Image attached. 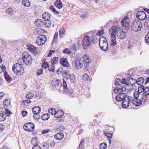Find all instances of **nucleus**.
<instances>
[{"instance_id": "4c0bfd02", "label": "nucleus", "mask_w": 149, "mask_h": 149, "mask_svg": "<svg viewBox=\"0 0 149 149\" xmlns=\"http://www.w3.org/2000/svg\"><path fill=\"white\" fill-rule=\"evenodd\" d=\"M140 94H139L137 91H135L133 94L134 97V99L139 98V96Z\"/></svg>"}, {"instance_id": "2eb2a0df", "label": "nucleus", "mask_w": 149, "mask_h": 149, "mask_svg": "<svg viewBox=\"0 0 149 149\" xmlns=\"http://www.w3.org/2000/svg\"><path fill=\"white\" fill-rule=\"evenodd\" d=\"M75 65L76 68L79 69L81 68L83 65V61L82 60H76L75 61Z\"/></svg>"}, {"instance_id": "2f4dec72", "label": "nucleus", "mask_w": 149, "mask_h": 149, "mask_svg": "<svg viewBox=\"0 0 149 149\" xmlns=\"http://www.w3.org/2000/svg\"><path fill=\"white\" fill-rule=\"evenodd\" d=\"M58 61V58L56 57H54L51 60L52 63L54 64L57 63Z\"/></svg>"}, {"instance_id": "20e7f679", "label": "nucleus", "mask_w": 149, "mask_h": 149, "mask_svg": "<svg viewBox=\"0 0 149 149\" xmlns=\"http://www.w3.org/2000/svg\"><path fill=\"white\" fill-rule=\"evenodd\" d=\"M99 45L100 48L103 50L105 51L108 47L107 41L105 37L100 36L99 39Z\"/></svg>"}, {"instance_id": "0eeeda50", "label": "nucleus", "mask_w": 149, "mask_h": 149, "mask_svg": "<svg viewBox=\"0 0 149 149\" xmlns=\"http://www.w3.org/2000/svg\"><path fill=\"white\" fill-rule=\"evenodd\" d=\"M47 41V37L44 35L40 36L37 38L36 42L38 46H41L44 44Z\"/></svg>"}, {"instance_id": "39448f33", "label": "nucleus", "mask_w": 149, "mask_h": 149, "mask_svg": "<svg viewBox=\"0 0 149 149\" xmlns=\"http://www.w3.org/2000/svg\"><path fill=\"white\" fill-rule=\"evenodd\" d=\"M12 70L15 73L18 75L22 74L24 71L23 68L21 65L18 63H16L13 65Z\"/></svg>"}, {"instance_id": "393cba45", "label": "nucleus", "mask_w": 149, "mask_h": 149, "mask_svg": "<svg viewBox=\"0 0 149 149\" xmlns=\"http://www.w3.org/2000/svg\"><path fill=\"white\" fill-rule=\"evenodd\" d=\"M23 5L25 7H29L31 4V2L29 0H23L22 2Z\"/></svg>"}, {"instance_id": "6e6d98bb", "label": "nucleus", "mask_w": 149, "mask_h": 149, "mask_svg": "<svg viewBox=\"0 0 149 149\" xmlns=\"http://www.w3.org/2000/svg\"><path fill=\"white\" fill-rule=\"evenodd\" d=\"M43 69L42 68H40L37 71V74L38 75H41L42 73Z\"/></svg>"}, {"instance_id": "4468645a", "label": "nucleus", "mask_w": 149, "mask_h": 149, "mask_svg": "<svg viewBox=\"0 0 149 149\" xmlns=\"http://www.w3.org/2000/svg\"><path fill=\"white\" fill-rule=\"evenodd\" d=\"M28 50L31 52H36L37 48L32 44H28L27 46Z\"/></svg>"}, {"instance_id": "b1692460", "label": "nucleus", "mask_w": 149, "mask_h": 149, "mask_svg": "<svg viewBox=\"0 0 149 149\" xmlns=\"http://www.w3.org/2000/svg\"><path fill=\"white\" fill-rule=\"evenodd\" d=\"M42 18L44 21H46L50 19V15L49 13L45 12L42 14Z\"/></svg>"}, {"instance_id": "58836bf2", "label": "nucleus", "mask_w": 149, "mask_h": 149, "mask_svg": "<svg viewBox=\"0 0 149 149\" xmlns=\"http://www.w3.org/2000/svg\"><path fill=\"white\" fill-rule=\"evenodd\" d=\"M4 105L6 107H7L10 105V100L6 99L3 102Z\"/></svg>"}, {"instance_id": "c03bdc74", "label": "nucleus", "mask_w": 149, "mask_h": 149, "mask_svg": "<svg viewBox=\"0 0 149 149\" xmlns=\"http://www.w3.org/2000/svg\"><path fill=\"white\" fill-rule=\"evenodd\" d=\"M114 91L115 93L119 94L121 92V90L120 88L116 87L114 89Z\"/></svg>"}, {"instance_id": "680f3d73", "label": "nucleus", "mask_w": 149, "mask_h": 149, "mask_svg": "<svg viewBox=\"0 0 149 149\" xmlns=\"http://www.w3.org/2000/svg\"><path fill=\"white\" fill-rule=\"evenodd\" d=\"M33 117L34 119L36 120H38L40 118L39 116L37 114H34L33 115Z\"/></svg>"}, {"instance_id": "774afa93", "label": "nucleus", "mask_w": 149, "mask_h": 149, "mask_svg": "<svg viewBox=\"0 0 149 149\" xmlns=\"http://www.w3.org/2000/svg\"><path fill=\"white\" fill-rule=\"evenodd\" d=\"M104 33V30H102L99 31L97 33L96 35L98 36H100L101 35L103 34Z\"/></svg>"}, {"instance_id": "e2e57ef3", "label": "nucleus", "mask_w": 149, "mask_h": 149, "mask_svg": "<svg viewBox=\"0 0 149 149\" xmlns=\"http://www.w3.org/2000/svg\"><path fill=\"white\" fill-rule=\"evenodd\" d=\"M145 40L147 42H149V31L145 37Z\"/></svg>"}, {"instance_id": "ddd939ff", "label": "nucleus", "mask_w": 149, "mask_h": 149, "mask_svg": "<svg viewBox=\"0 0 149 149\" xmlns=\"http://www.w3.org/2000/svg\"><path fill=\"white\" fill-rule=\"evenodd\" d=\"M148 94L146 93H141L140 94L139 96V99L143 102H145L148 99Z\"/></svg>"}, {"instance_id": "4d7b16f0", "label": "nucleus", "mask_w": 149, "mask_h": 149, "mask_svg": "<svg viewBox=\"0 0 149 149\" xmlns=\"http://www.w3.org/2000/svg\"><path fill=\"white\" fill-rule=\"evenodd\" d=\"M6 70V67L4 65H2V66L0 65V74L3 71H4Z\"/></svg>"}, {"instance_id": "bf43d9fd", "label": "nucleus", "mask_w": 149, "mask_h": 149, "mask_svg": "<svg viewBox=\"0 0 149 149\" xmlns=\"http://www.w3.org/2000/svg\"><path fill=\"white\" fill-rule=\"evenodd\" d=\"M120 89L121 90V92L125 91L126 90V86L124 84H122Z\"/></svg>"}, {"instance_id": "aec40b11", "label": "nucleus", "mask_w": 149, "mask_h": 149, "mask_svg": "<svg viewBox=\"0 0 149 149\" xmlns=\"http://www.w3.org/2000/svg\"><path fill=\"white\" fill-rule=\"evenodd\" d=\"M43 22L41 19H37L36 20L35 24L37 27H40L43 25Z\"/></svg>"}, {"instance_id": "c85d7f7f", "label": "nucleus", "mask_w": 149, "mask_h": 149, "mask_svg": "<svg viewBox=\"0 0 149 149\" xmlns=\"http://www.w3.org/2000/svg\"><path fill=\"white\" fill-rule=\"evenodd\" d=\"M65 34V31L64 28L61 27L59 31V35L61 38H62Z\"/></svg>"}, {"instance_id": "7ed1b4c3", "label": "nucleus", "mask_w": 149, "mask_h": 149, "mask_svg": "<svg viewBox=\"0 0 149 149\" xmlns=\"http://www.w3.org/2000/svg\"><path fill=\"white\" fill-rule=\"evenodd\" d=\"M22 56L23 61L27 65H30L32 63L33 58L31 55L25 52L22 53Z\"/></svg>"}, {"instance_id": "864d4df0", "label": "nucleus", "mask_w": 149, "mask_h": 149, "mask_svg": "<svg viewBox=\"0 0 149 149\" xmlns=\"http://www.w3.org/2000/svg\"><path fill=\"white\" fill-rule=\"evenodd\" d=\"M72 82H73L74 79V75L73 74H71L68 77V78Z\"/></svg>"}, {"instance_id": "f257e3e1", "label": "nucleus", "mask_w": 149, "mask_h": 149, "mask_svg": "<svg viewBox=\"0 0 149 149\" xmlns=\"http://www.w3.org/2000/svg\"><path fill=\"white\" fill-rule=\"evenodd\" d=\"M111 35V45L114 46L116 45V41L115 34H116L118 38L124 39L125 37V32L120 27L116 26H112L109 30Z\"/></svg>"}, {"instance_id": "412c9836", "label": "nucleus", "mask_w": 149, "mask_h": 149, "mask_svg": "<svg viewBox=\"0 0 149 149\" xmlns=\"http://www.w3.org/2000/svg\"><path fill=\"white\" fill-rule=\"evenodd\" d=\"M54 5L58 9H61L63 7V4L60 0H56L54 3Z\"/></svg>"}, {"instance_id": "0e129e2a", "label": "nucleus", "mask_w": 149, "mask_h": 149, "mask_svg": "<svg viewBox=\"0 0 149 149\" xmlns=\"http://www.w3.org/2000/svg\"><path fill=\"white\" fill-rule=\"evenodd\" d=\"M5 128V125L3 124H0V131H2Z\"/></svg>"}, {"instance_id": "5701e85b", "label": "nucleus", "mask_w": 149, "mask_h": 149, "mask_svg": "<svg viewBox=\"0 0 149 149\" xmlns=\"http://www.w3.org/2000/svg\"><path fill=\"white\" fill-rule=\"evenodd\" d=\"M41 111L40 107H35L32 109L33 112L34 114H38Z\"/></svg>"}, {"instance_id": "72a5a7b5", "label": "nucleus", "mask_w": 149, "mask_h": 149, "mask_svg": "<svg viewBox=\"0 0 149 149\" xmlns=\"http://www.w3.org/2000/svg\"><path fill=\"white\" fill-rule=\"evenodd\" d=\"M42 67L45 68H49V65L47 62L45 61H43Z\"/></svg>"}, {"instance_id": "5fc2aeb1", "label": "nucleus", "mask_w": 149, "mask_h": 149, "mask_svg": "<svg viewBox=\"0 0 149 149\" xmlns=\"http://www.w3.org/2000/svg\"><path fill=\"white\" fill-rule=\"evenodd\" d=\"M89 77L88 75L86 74H85L83 75L82 77V79L86 81Z\"/></svg>"}, {"instance_id": "de8ad7c7", "label": "nucleus", "mask_w": 149, "mask_h": 149, "mask_svg": "<svg viewBox=\"0 0 149 149\" xmlns=\"http://www.w3.org/2000/svg\"><path fill=\"white\" fill-rule=\"evenodd\" d=\"M63 53L64 54H70L71 53V52L70 50L69 49L66 48L63 51Z\"/></svg>"}, {"instance_id": "a878e982", "label": "nucleus", "mask_w": 149, "mask_h": 149, "mask_svg": "<svg viewBox=\"0 0 149 149\" xmlns=\"http://www.w3.org/2000/svg\"><path fill=\"white\" fill-rule=\"evenodd\" d=\"M49 115L48 113H45L42 115L41 119L44 120H47L49 118Z\"/></svg>"}, {"instance_id": "a211bd4d", "label": "nucleus", "mask_w": 149, "mask_h": 149, "mask_svg": "<svg viewBox=\"0 0 149 149\" xmlns=\"http://www.w3.org/2000/svg\"><path fill=\"white\" fill-rule=\"evenodd\" d=\"M61 81L59 79H54L52 81V84L54 87H57L59 84L61 85Z\"/></svg>"}, {"instance_id": "1a4fd4ad", "label": "nucleus", "mask_w": 149, "mask_h": 149, "mask_svg": "<svg viewBox=\"0 0 149 149\" xmlns=\"http://www.w3.org/2000/svg\"><path fill=\"white\" fill-rule=\"evenodd\" d=\"M24 129L28 132L33 131L34 129V125L32 123H26L24 126Z\"/></svg>"}, {"instance_id": "3c124183", "label": "nucleus", "mask_w": 149, "mask_h": 149, "mask_svg": "<svg viewBox=\"0 0 149 149\" xmlns=\"http://www.w3.org/2000/svg\"><path fill=\"white\" fill-rule=\"evenodd\" d=\"M143 93H146V94H149V87H148L146 86L145 88L144 87L143 89Z\"/></svg>"}, {"instance_id": "f03ea898", "label": "nucleus", "mask_w": 149, "mask_h": 149, "mask_svg": "<svg viewBox=\"0 0 149 149\" xmlns=\"http://www.w3.org/2000/svg\"><path fill=\"white\" fill-rule=\"evenodd\" d=\"M97 41V39L95 37L92 38L87 36H85L83 41V48L86 49L88 47L93 45Z\"/></svg>"}, {"instance_id": "473e14b6", "label": "nucleus", "mask_w": 149, "mask_h": 149, "mask_svg": "<svg viewBox=\"0 0 149 149\" xmlns=\"http://www.w3.org/2000/svg\"><path fill=\"white\" fill-rule=\"evenodd\" d=\"M38 143V139L37 137H35L32 139L31 143L33 145H38L37 144Z\"/></svg>"}, {"instance_id": "6ab92c4d", "label": "nucleus", "mask_w": 149, "mask_h": 149, "mask_svg": "<svg viewBox=\"0 0 149 149\" xmlns=\"http://www.w3.org/2000/svg\"><path fill=\"white\" fill-rule=\"evenodd\" d=\"M64 114L63 112L61 110H59L56 112L55 117L56 118H63Z\"/></svg>"}, {"instance_id": "ea45409f", "label": "nucleus", "mask_w": 149, "mask_h": 149, "mask_svg": "<svg viewBox=\"0 0 149 149\" xmlns=\"http://www.w3.org/2000/svg\"><path fill=\"white\" fill-rule=\"evenodd\" d=\"M49 113L52 115H55L56 113V110L54 108H50L48 110Z\"/></svg>"}, {"instance_id": "f8f14e48", "label": "nucleus", "mask_w": 149, "mask_h": 149, "mask_svg": "<svg viewBox=\"0 0 149 149\" xmlns=\"http://www.w3.org/2000/svg\"><path fill=\"white\" fill-rule=\"evenodd\" d=\"M60 64L63 67H68L69 66V64L66 58H61L60 61Z\"/></svg>"}, {"instance_id": "37998d69", "label": "nucleus", "mask_w": 149, "mask_h": 149, "mask_svg": "<svg viewBox=\"0 0 149 149\" xmlns=\"http://www.w3.org/2000/svg\"><path fill=\"white\" fill-rule=\"evenodd\" d=\"M115 84L117 86H118L120 85L121 84V80L119 79H116L115 81Z\"/></svg>"}, {"instance_id": "dca6fc26", "label": "nucleus", "mask_w": 149, "mask_h": 149, "mask_svg": "<svg viewBox=\"0 0 149 149\" xmlns=\"http://www.w3.org/2000/svg\"><path fill=\"white\" fill-rule=\"evenodd\" d=\"M127 86H132L136 83V80L131 77L127 79Z\"/></svg>"}, {"instance_id": "c756f323", "label": "nucleus", "mask_w": 149, "mask_h": 149, "mask_svg": "<svg viewBox=\"0 0 149 149\" xmlns=\"http://www.w3.org/2000/svg\"><path fill=\"white\" fill-rule=\"evenodd\" d=\"M84 59L86 63L88 64L91 62V60L89 58V57L86 54L84 55Z\"/></svg>"}, {"instance_id": "cd10ccee", "label": "nucleus", "mask_w": 149, "mask_h": 149, "mask_svg": "<svg viewBox=\"0 0 149 149\" xmlns=\"http://www.w3.org/2000/svg\"><path fill=\"white\" fill-rule=\"evenodd\" d=\"M43 23V25H44L46 27H49L51 26V23L49 19L45 21Z\"/></svg>"}, {"instance_id": "79ce46f5", "label": "nucleus", "mask_w": 149, "mask_h": 149, "mask_svg": "<svg viewBox=\"0 0 149 149\" xmlns=\"http://www.w3.org/2000/svg\"><path fill=\"white\" fill-rule=\"evenodd\" d=\"M49 8L50 9H51V10H52V11L54 12V13H55L56 14H59V12L56 11L55 9V8L54 7V6H51L50 7H49Z\"/></svg>"}, {"instance_id": "338daca9", "label": "nucleus", "mask_w": 149, "mask_h": 149, "mask_svg": "<svg viewBox=\"0 0 149 149\" xmlns=\"http://www.w3.org/2000/svg\"><path fill=\"white\" fill-rule=\"evenodd\" d=\"M40 147L38 145H36L32 148V149H41Z\"/></svg>"}, {"instance_id": "6e6552de", "label": "nucleus", "mask_w": 149, "mask_h": 149, "mask_svg": "<svg viewBox=\"0 0 149 149\" xmlns=\"http://www.w3.org/2000/svg\"><path fill=\"white\" fill-rule=\"evenodd\" d=\"M129 21L128 17H125L122 19L121 21V23L123 29L126 30L129 29L130 28Z\"/></svg>"}, {"instance_id": "69168bd1", "label": "nucleus", "mask_w": 149, "mask_h": 149, "mask_svg": "<svg viewBox=\"0 0 149 149\" xmlns=\"http://www.w3.org/2000/svg\"><path fill=\"white\" fill-rule=\"evenodd\" d=\"M58 35V33L57 32L56 33L54 34V41H56L57 40Z\"/></svg>"}, {"instance_id": "13d9d810", "label": "nucleus", "mask_w": 149, "mask_h": 149, "mask_svg": "<svg viewBox=\"0 0 149 149\" xmlns=\"http://www.w3.org/2000/svg\"><path fill=\"white\" fill-rule=\"evenodd\" d=\"M121 84H125L127 85V79L126 80V79L125 78H123L121 80Z\"/></svg>"}, {"instance_id": "c9c22d12", "label": "nucleus", "mask_w": 149, "mask_h": 149, "mask_svg": "<svg viewBox=\"0 0 149 149\" xmlns=\"http://www.w3.org/2000/svg\"><path fill=\"white\" fill-rule=\"evenodd\" d=\"M5 115L3 113H0V121H4L6 119Z\"/></svg>"}, {"instance_id": "603ef678", "label": "nucleus", "mask_w": 149, "mask_h": 149, "mask_svg": "<svg viewBox=\"0 0 149 149\" xmlns=\"http://www.w3.org/2000/svg\"><path fill=\"white\" fill-rule=\"evenodd\" d=\"M115 98L116 101L117 102L121 101L123 100L122 98H121V97L119 96V94Z\"/></svg>"}, {"instance_id": "f3484780", "label": "nucleus", "mask_w": 149, "mask_h": 149, "mask_svg": "<svg viewBox=\"0 0 149 149\" xmlns=\"http://www.w3.org/2000/svg\"><path fill=\"white\" fill-rule=\"evenodd\" d=\"M142 102L139 98V99H134L132 100L133 104L134 105L137 106H140Z\"/></svg>"}, {"instance_id": "4be33fe9", "label": "nucleus", "mask_w": 149, "mask_h": 149, "mask_svg": "<svg viewBox=\"0 0 149 149\" xmlns=\"http://www.w3.org/2000/svg\"><path fill=\"white\" fill-rule=\"evenodd\" d=\"M63 134L62 133H59L55 135L54 138L56 139L60 140L63 138Z\"/></svg>"}, {"instance_id": "7c9ffc66", "label": "nucleus", "mask_w": 149, "mask_h": 149, "mask_svg": "<svg viewBox=\"0 0 149 149\" xmlns=\"http://www.w3.org/2000/svg\"><path fill=\"white\" fill-rule=\"evenodd\" d=\"M4 76L6 80L8 82H10L11 81L12 79L6 73V71L5 72Z\"/></svg>"}, {"instance_id": "a18cd8bd", "label": "nucleus", "mask_w": 149, "mask_h": 149, "mask_svg": "<svg viewBox=\"0 0 149 149\" xmlns=\"http://www.w3.org/2000/svg\"><path fill=\"white\" fill-rule=\"evenodd\" d=\"M106 136L109 137V138L108 139V140L109 142V143L110 144L111 143V141L110 139V138H112V134L111 133H107L106 135Z\"/></svg>"}, {"instance_id": "8fccbe9b", "label": "nucleus", "mask_w": 149, "mask_h": 149, "mask_svg": "<svg viewBox=\"0 0 149 149\" xmlns=\"http://www.w3.org/2000/svg\"><path fill=\"white\" fill-rule=\"evenodd\" d=\"M4 113L7 116H9L11 114L10 111L9 110L6 108L5 109V110L4 111Z\"/></svg>"}, {"instance_id": "423d86ee", "label": "nucleus", "mask_w": 149, "mask_h": 149, "mask_svg": "<svg viewBox=\"0 0 149 149\" xmlns=\"http://www.w3.org/2000/svg\"><path fill=\"white\" fill-rule=\"evenodd\" d=\"M142 27L141 22L139 20H134L133 21L131 25L132 30L135 32L139 31Z\"/></svg>"}, {"instance_id": "a19ab883", "label": "nucleus", "mask_w": 149, "mask_h": 149, "mask_svg": "<svg viewBox=\"0 0 149 149\" xmlns=\"http://www.w3.org/2000/svg\"><path fill=\"white\" fill-rule=\"evenodd\" d=\"M119 94V96L121 97V98H122L123 100H125V98H126L127 97L129 96H128L125 93H120Z\"/></svg>"}, {"instance_id": "052dcab7", "label": "nucleus", "mask_w": 149, "mask_h": 149, "mask_svg": "<svg viewBox=\"0 0 149 149\" xmlns=\"http://www.w3.org/2000/svg\"><path fill=\"white\" fill-rule=\"evenodd\" d=\"M13 12V10L11 8H10L6 10V12L8 14H11Z\"/></svg>"}, {"instance_id": "9b49d317", "label": "nucleus", "mask_w": 149, "mask_h": 149, "mask_svg": "<svg viewBox=\"0 0 149 149\" xmlns=\"http://www.w3.org/2000/svg\"><path fill=\"white\" fill-rule=\"evenodd\" d=\"M130 98L129 96H127L122 102V106L123 108H127L130 104Z\"/></svg>"}, {"instance_id": "e433bc0d", "label": "nucleus", "mask_w": 149, "mask_h": 149, "mask_svg": "<svg viewBox=\"0 0 149 149\" xmlns=\"http://www.w3.org/2000/svg\"><path fill=\"white\" fill-rule=\"evenodd\" d=\"M144 88V87L143 86H140L138 88V90L137 91L138 92V93L139 94H141V93H143V89Z\"/></svg>"}, {"instance_id": "09e8293b", "label": "nucleus", "mask_w": 149, "mask_h": 149, "mask_svg": "<svg viewBox=\"0 0 149 149\" xmlns=\"http://www.w3.org/2000/svg\"><path fill=\"white\" fill-rule=\"evenodd\" d=\"M63 73L65 75V77L68 78V77L70 74L69 73V72L67 70H65L64 71Z\"/></svg>"}, {"instance_id": "49530a36", "label": "nucleus", "mask_w": 149, "mask_h": 149, "mask_svg": "<svg viewBox=\"0 0 149 149\" xmlns=\"http://www.w3.org/2000/svg\"><path fill=\"white\" fill-rule=\"evenodd\" d=\"M34 96L33 93L32 92H29L26 95V97L29 99H31Z\"/></svg>"}, {"instance_id": "bb28decb", "label": "nucleus", "mask_w": 149, "mask_h": 149, "mask_svg": "<svg viewBox=\"0 0 149 149\" xmlns=\"http://www.w3.org/2000/svg\"><path fill=\"white\" fill-rule=\"evenodd\" d=\"M144 79L143 77H140L138 78L136 81V83L138 85H141L144 82Z\"/></svg>"}, {"instance_id": "9d476101", "label": "nucleus", "mask_w": 149, "mask_h": 149, "mask_svg": "<svg viewBox=\"0 0 149 149\" xmlns=\"http://www.w3.org/2000/svg\"><path fill=\"white\" fill-rule=\"evenodd\" d=\"M137 19L141 20H145L147 17V15L145 12L143 11L138 12L136 15Z\"/></svg>"}, {"instance_id": "f704fd0d", "label": "nucleus", "mask_w": 149, "mask_h": 149, "mask_svg": "<svg viewBox=\"0 0 149 149\" xmlns=\"http://www.w3.org/2000/svg\"><path fill=\"white\" fill-rule=\"evenodd\" d=\"M107 147V144L105 142L102 143L100 145V149H106Z\"/></svg>"}]
</instances>
